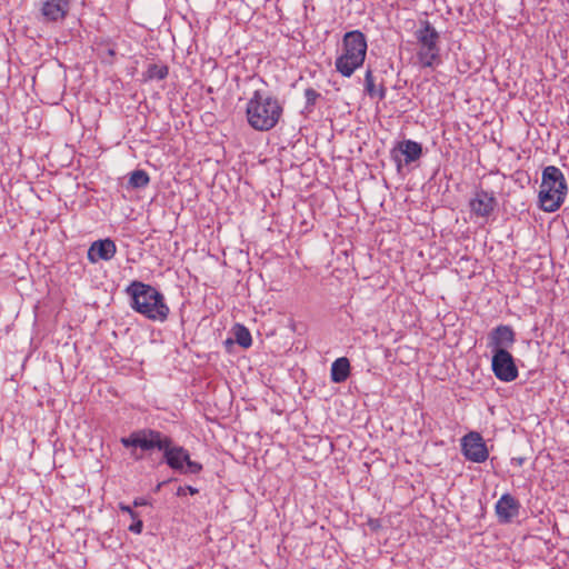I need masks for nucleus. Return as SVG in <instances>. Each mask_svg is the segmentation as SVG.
Returning <instances> with one entry per match:
<instances>
[{
  "mask_svg": "<svg viewBox=\"0 0 569 569\" xmlns=\"http://www.w3.org/2000/svg\"><path fill=\"white\" fill-rule=\"evenodd\" d=\"M383 241H385V239H383V238H381V240H380V248H381V249H382V246H383Z\"/></svg>",
  "mask_w": 569,
  "mask_h": 569,
  "instance_id": "bb28decb",
  "label": "nucleus"
},
{
  "mask_svg": "<svg viewBox=\"0 0 569 569\" xmlns=\"http://www.w3.org/2000/svg\"><path fill=\"white\" fill-rule=\"evenodd\" d=\"M136 460H139L142 458V456H134Z\"/></svg>",
  "mask_w": 569,
  "mask_h": 569,
  "instance_id": "cd10ccee",
  "label": "nucleus"
},
{
  "mask_svg": "<svg viewBox=\"0 0 569 569\" xmlns=\"http://www.w3.org/2000/svg\"><path fill=\"white\" fill-rule=\"evenodd\" d=\"M519 501L509 493H505L496 503V513L500 522L508 523L518 516Z\"/></svg>",
  "mask_w": 569,
  "mask_h": 569,
  "instance_id": "ddd939ff",
  "label": "nucleus"
},
{
  "mask_svg": "<svg viewBox=\"0 0 569 569\" xmlns=\"http://www.w3.org/2000/svg\"><path fill=\"white\" fill-rule=\"evenodd\" d=\"M283 116V103L264 89H256L248 99L246 118L248 124L257 131H270Z\"/></svg>",
  "mask_w": 569,
  "mask_h": 569,
  "instance_id": "f03ea898",
  "label": "nucleus"
},
{
  "mask_svg": "<svg viewBox=\"0 0 569 569\" xmlns=\"http://www.w3.org/2000/svg\"><path fill=\"white\" fill-rule=\"evenodd\" d=\"M366 80H367L368 91L370 92V94H372V88H371L372 83H371V72L370 71L367 72Z\"/></svg>",
  "mask_w": 569,
  "mask_h": 569,
  "instance_id": "b1692460",
  "label": "nucleus"
},
{
  "mask_svg": "<svg viewBox=\"0 0 569 569\" xmlns=\"http://www.w3.org/2000/svg\"><path fill=\"white\" fill-rule=\"evenodd\" d=\"M487 347L491 352L508 350L516 342V332L511 326L499 325L488 333Z\"/></svg>",
  "mask_w": 569,
  "mask_h": 569,
  "instance_id": "1a4fd4ad",
  "label": "nucleus"
},
{
  "mask_svg": "<svg viewBox=\"0 0 569 569\" xmlns=\"http://www.w3.org/2000/svg\"><path fill=\"white\" fill-rule=\"evenodd\" d=\"M367 53V41L362 32L355 30L343 37L342 53L336 60V69L343 77H350L363 64Z\"/></svg>",
  "mask_w": 569,
  "mask_h": 569,
  "instance_id": "39448f33",
  "label": "nucleus"
},
{
  "mask_svg": "<svg viewBox=\"0 0 569 569\" xmlns=\"http://www.w3.org/2000/svg\"><path fill=\"white\" fill-rule=\"evenodd\" d=\"M399 102L400 106L398 108H393V112H406L410 108V104L412 103L411 100L405 97H401Z\"/></svg>",
  "mask_w": 569,
  "mask_h": 569,
  "instance_id": "aec40b11",
  "label": "nucleus"
},
{
  "mask_svg": "<svg viewBox=\"0 0 569 569\" xmlns=\"http://www.w3.org/2000/svg\"><path fill=\"white\" fill-rule=\"evenodd\" d=\"M491 353V369L496 378L503 382L515 381L519 376V370L513 356L508 350Z\"/></svg>",
  "mask_w": 569,
  "mask_h": 569,
  "instance_id": "6e6552de",
  "label": "nucleus"
},
{
  "mask_svg": "<svg viewBox=\"0 0 569 569\" xmlns=\"http://www.w3.org/2000/svg\"><path fill=\"white\" fill-rule=\"evenodd\" d=\"M119 508H120L121 511L129 513V516L132 519H136L138 517V513L130 506H126L123 503H120Z\"/></svg>",
  "mask_w": 569,
  "mask_h": 569,
  "instance_id": "5701e85b",
  "label": "nucleus"
},
{
  "mask_svg": "<svg viewBox=\"0 0 569 569\" xmlns=\"http://www.w3.org/2000/svg\"><path fill=\"white\" fill-rule=\"evenodd\" d=\"M161 486H162V483H159V485L157 486V490H160V489H161Z\"/></svg>",
  "mask_w": 569,
  "mask_h": 569,
  "instance_id": "c85d7f7f",
  "label": "nucleus"
},
{
  "mask_svg": "<svg viewBox=\"0 0 569 569\" xmlns=\"http://www.w3.org/2000/svg\"><path fill=\"white\" fill-rule=\"evenodd\" d=\"M418 43V61L423 68H433L441 63L439 32L428 21H420L419 28L415 32Z\"/></svg>",
  "mask_w": 569,
  "mask_h": 569,
  "instance_id": "423d86ee",
  "label": "nucleus"
},
{
  "mask_svg": "<svg viewBox=\"0 0 569 569\" xmlns=\"http://www.w3.org/2000/svg\"><path fill=\"white\" fill-rule=\"evenodd\" d=\"M497 206L496 198L487 191H478L470 201L471 212L477 217H489Z\"/></svg>",
  "mask_w": 569,
  "mask_h": 569,
  "instance_id": "4468645a",
  "label": "nucleus"
},
{
  "mask_svg": "<svg viewBox=\"0 0 569 569\" xmlns=\"http://www.w3.org/2000/svg\"><path fill=\"white\" fill-rule=\"evenodd\" d=\"M321 97V94L316 91L313 88H307L305 90L306 106L305 110L310 113L313 110V107L317 100Z\"/></svg>",
  "mask_w": 569,
  "mask_h": 569,
  "instance_id": "6ab92c4d",
  "label": "nucleus"
},
{
  "mask_svg": "<svg viewBox=\"0 0 569 569\" xmlns=\"http://www.w3.org/2000/svg\"><path fill=\"white\" fill-rule=\"evenodd\" d=\"M462 452L465 457L472 462H483L488 459V449L477 432H470L462 439Z\"/></svg>",
  "mask_w": 569,
  "mask_h": 569,
  "instance_id": "9d476101",
  "label": "nucleus"
},
{
  "mask_svg": "<svg viewBox=\"0 0 569 569\" xmlns=\"http://www.w3.org/2000/svg\"><path fill=\"white\" fill-rule=\"evenodd\" d=\"M124 448H140L143 451L159 450L163 453V461L174 471L182 475H198L202 465L190 459V453L181 446L174 445L171 437L159 430L144 428L121 438Z\"/></svg>",
  "mask_w": 569,
  "mask_h": 569,
  "instance_id": "f257e3e1",
  "label": "nucleus"
},
{
  "mask_svg": "<svg viewBox=\"0 0 569 569\" xmlns=\"http://www.w3.org/2000/svg\"><path fill=\"white\" fill-rule=\"evenodd\" d=\"M150 182L149 174L141 169L131 172L129 178V186L134 189L146 188Z\"/></svg>",
  "mask_w": 569,
  "mask_h": 569,
  "instance_id": "dca6fc26",
  "label": "nucleus"
},
{
  "mask_svg": "<svg viewBox=\"0 0 569 569\" xmlns=\"http://www.w3.org/2000/svg\"><path fill=\"white\" fill-rule=\"evenodd\" d=\"M131 298V308L152 321H164L169 307L163 295L150 284L132 281L126 289Z\"/></svg>",
  "mask_w": 569,
  "mask_h": 569,
  "instance_id": "7ed1b4c3",
  "label": "nucleus"
},
{
  "mask_svg": "<svg viewBox=\"0 0 569 569\" xmlns=\"http://www.w3.org/2000/svg\"><path fill=\"white\" fill-rule=\"evenodd\" d=\"M108 53H109L110 56H114V53H116V52H114V50H113V49H109Z\"/></svg>",
  "mask_w": 569,
  "mask_h": 569,
  "instance_id": "a878e982",
  "label": "nucleus"
},
{
  "mask_svg": "<svg viewBox=\"0 0 569 569\" xmlns=\"http://www.w3.org/2000/svg\"><path fill=\"white\" fill-rule=\"evenodd\" d=\"M568 186L562 171L548 166L542 171L539 191V207L545 212H556L563 203Z\"/></svg>",
  "mask_w": 569,
  "mask_h": 569,
  "instance_id": "20e7f679",
  "label": "nucleus"
},
{
  "mask_svg": "<svg viewBox=\"0 0 569 569\" xmlns=\"http://www.w3.org/2000/svg\"><path fill=\"white\" fill-rule=\"evenodd\" d=\"M350 375V362L348 358L340 357L331 365L330 378L335 383L345 382Z\"/></svg>",
  "mask_w": 569,
  "mask_h": 569,
  "instance_id": "2eb2a0df",
  "label": "nucleus"
},
{
  "mask_svg": "<svg viewBox=\"0 0 569 569\" xmlns=\"http://www.w3.org/2000/svg\"><path fill=\"white\" fill-rule=\"evenodd\" d=\"M186 492H189L190 495H196L199 492V490L194 487H191V486H187V487H179L177 489V496L178 497H182L186 495Z\"/></svg>",
  "mask_w": 569,
  "mask_h": 569,
  "instance_id": "4be33fe9",
  "label": "nucleus"
},
{
  "mask_svg": "<svg viewBox=\"0 0 569 569\" xmlns=\"http://www.w3.org/2000/svg\"><path fill=\"white\" fill-rule=\"evenodd\" d=\"M161 486H162V483H159V485L157 486V490H160V489H161Z\"/></svg>",
  "mask_w": 569,
  "mask_h": 569,
  "instance_id": "c756f323",
  "label": "nucleus"
},
{
  "mask_svg": "<svg viewBox=\"0 0 569 569\" xmlns=\"http://www.w3.org/2000/svg\"><path fill=\"white\" fill-rule=\"evenodd\" d=\"M236 342L242 348H249L252 343L250 331L242 325H236L233 328Z\"/></svg>",
  "mask_w": 569,
  "mask_h": 569,
  "instance_id": "f3484780",
  "label": "nucleus"
},
{
  "mask_svg": "<svg viewBox=\"0 0 569 569\" xmlns=\"http://www.w3.org/2000/svg\"><path fill=\"white\" fill-rule=\"evenodd\" d=\"M147 505V501L144 499L138 498L133 501L134 507L144 506Z\"/></svg>",
  "mask_w": 569,
  "mask_h": 569,
  "instance_id": "393cba45",
  "label": "nucleus"
},
{
  "mask_svg": "<svg viewBox=\"0 0 569 569\" xmlns=\"http://www.w3.org/2000/svg\"><path fill=\"white\" fill-rule=\"evenodd\" d=\"M143 528V522L138 517L133 519V522L129 526V530L136 535L141 533Z\"/></svg>",
  "mask_w": 569,
  "mask_h": 569,
  "instance_id": "412c9836",
  "label": "nucleus"
},
{
  "mask_svg": "<svg viewBox=\"0 0 569 569\" xmlns=\"http://www.w3.org/2000/svg\"><path fill=\"white\" fill-rule=\"evenodd\" d=\"M422 154L421 143L410 139L398 141L393 147V162H396L398 174L401 177L409 174L419 166Z\"/></svg>",
  "mask_w": 569,
  "mask_h": 569,
  "instance_id": "0eeeda50",
  "label": "nucleus"
},
{
  "mask_svg": "<svg viewBox=\"0 0 569 569\" xmlns=\"http://www.w3.org/2000/svg\"><path fill=\"white\" fill-rule=\"evenodd\" d=\"M70 10V0H44L41 14L48 22L63 20Z\"/></svg>",
  "mask_w": 569,
  "mask_h": 569,
  "instance_id": "f8f14e48",
  "label": "nucleus"
},
{
  "mask_svg": "<svg viewBox=\"0 0 569 569\" xmlns=\"http://www.w3.org/2000/svg\"><path fill=\"white\" fill-rule=\"evenodd\" d=\"M147 76L149 79L162 80L168 76V67L156 63L149 64Z\"/></svg>",
  "mask_w": 569,
  "mask_h": 569,
  "instance_id": "a211bd4d",
  "label": "nucleus"
},
{
  "mask_svg": "<svg viewBox=\"0 0 569 569\" xmlns=\"http://www.w3.org/2000/svg\"><path fill=\"white\" fill-rule=\"evenodd\" d=\"M117 252V246L113 240L107 238L93 241L88 250V260L92 263L99 260H111Z\"/></svg>",
  "mask_w": 569,
  "mask_h": 569,
  "instance_id": "9b49d317",
  "label": "nucleus"
}]
</instances>
